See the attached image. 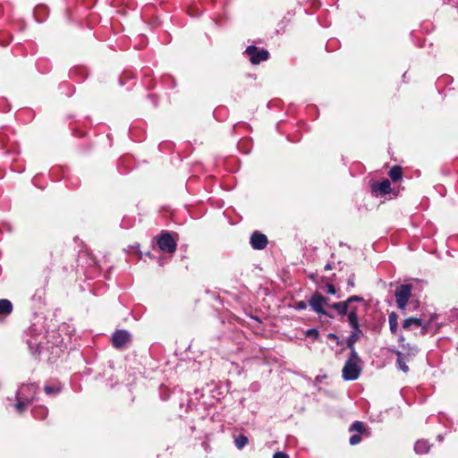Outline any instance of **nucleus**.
<instances>
[{
    "mask_svg": "<svg viewBox=\"0 0 458 458\" xmlns=\"http://www.w3.org/2000/svg\"><path fill=\"white\" fill-rule=\"evenodd\" d=\"M38 385L22 384L16 392L15 409L18 412H23L35 400Z\"/></svg>",
    "mask_w": 458,
    "mask_h": 458,
    "instance_id": "1",
    "label": "nucleus"
},
{
    "mask_svg": "<svg viewBox=\"0 0 458 458\" xmlns=\"http://www.w3.org/2000/svg\"><path fill=\"white\" fill-rule=\"evenodd\" d=\"M360 362V359L357 352H350V356L342 370V377L344 380L353 381L360 377L361 372Z\"/></svg>",
    "mask_w": 458,
    "mask_h": 458,
    "instance_id": "2",
    "label": "nucleus"
},
{
    "mask_svg": "<svg viewBox=\"0 0 458 458\" xmlns=\"http://www.w3.org/2000/svg\"><path fill=\"white\" fill-rule=\"evenodd\" d=\"M412 285L410 284H400L394 292L395 302L399 310H405L411 295Z\"/></svg>",
    "mask_w": 458,
    "mask_h": 458,
    "instance_id": "3",
    "label": "nucleus"
},
{
    "mask_svg": "<svg viewBox=\"0 0 458 458\" xmlns=\"http://www.w3.org/2000/svg\"><path fill=\"white\" fill-rule=\"evenodd\" d=\"M157 244L158 248L165 252L174 253L177 248V242L168 232H162L157 238Z\"/></svg>",
    "mask_w": 458,
    "mask_h": 458,
    "instance_id": "4",
    "label": "nucleus"
},
{
    "mask_svg": "<svg viewBox=\"0 0 458 458\" xmlns=\"http://www.w3.org/2000/svg\"><path fill=\"white\" fill-rule=\"evenodd\" d=\"M111 342L115 349H124L131 342V335L127 330L117 329L112 334Z\"/></svg>",
    "mask_w": 458,
    "mask_h": 458,
    "instance_id": "5",
    "label": "nucleus"
},
{
    "mask_svg": "<svg viewBox=\"0 0 458 458\" xmlns=\"http://www.w3.org/2000/svg\"><path fill=\"white\" fill-rule=\"evenodd\" d=\"M245 54L249 55L250 61L252 64H259L261 62L267 61L270 56L267 50L259 48L254 45L247 47Z\"/></svg>",
    "mask_w": 458,
    "mask_h": 458,
    "instance_id": "6",
    "label": "nucleus"
},
{
    "mask_svg": "<svg viewBox=\"0 0 458 458\" xmlns=\"http://www.w3.org/2000/svg\"><path fill=\"white\" fill-rule=\"evenodd\" d=\"M309 304L313 311L318 315H324L328 318H333L331 314L325 310L324 306L327 305V298L316 293L309 300Z\"/></svg>",
    "mask_w": 458,
    "mask_h": 458,
    "instance_id": "7",
    "label": "nucleus"
},
{
    "mask_svg": "<svg viewBox=\"0 0 458 458\" xmlns=\"http://www.w3.org/2000/svg\"><path fill=\"white\" fill-rule=\"evenodd\" d=\"M354 301L363 302L364 299L358 295H352V296H350L346 301L332 303L330 305V308L336 310L338 315H340L342 317L346 316L349 306L351 304H352V302H354Z\"/></svg>",
    "mask_w": 458,
    "mask_h": 458,
    "instance_id": "8",
    "label": "nucleus"
},
{
    "mask_svg": "<svg viewBox=\"0 0 458 458\" xmlns=\"http://www.w3.org/2000/svg\"><path fill=\"white\" fill-rule=\"evenodd\" d=\"M267 238L264 233L255 231L250 238V243L254 250H264L267 245Z\"/></svg>",
    "mask_w": 458,
    "mask_h": 458,
    "instance_id": "9",
    "label": "nucleus"
},
{
    "mask_svg": "<svg viewBox=\"0 0 458 458\" xmlns=\"http://www.w3.org/2000/svg\"><path fill=\"white\" fill-rule=\"evenodd\" d=\"M372 191L376 195H386L391 191V183L387 179L372 185Z\"/></svg>",
    "mask_w": 458,
    "mask_h": 458,
    "instance_id": "10",
    "label": "nucleus"
},
{
    "mask_svg": "<svg viewBox=\"0 0 458 458\" xmlns=\"http://www.w3.org/2000/svg\"><path fill=\"white\" fill-rule=\"evenodd\" d=\"M62 389L63 386L57 380L49 381L44 386V392L50 396L58 394Z\"/></svg>",
    "mask_w": 458,
    "mask_h": 458,
    "instance_id": "11",
    "label": "nucleus"
},
{
    "mask_svg": "<svg viewBox=\"0 0 458 458\" xmlns=\"http://www.w3.org/2000/svg\"><path fill=\"white\" fill-rule=\"evenodd\" d=\"M362 336V330L351 331L350 335L346 339V347L350 352H356L354 345Z\"/></svg>",
    "mask_w": 458,
    "mask_h": 458,
    "instance_id": "12",
    "label": "nucleus"
},
{
    "mask_svg": "<svg viewBox=\"0 0 458 458\" xmlns=\"http://www.w3.org/2000/svg\"><path fill=\"white\" fill-rule=\"evenodd\" d=\"M419 351H420L419 347L415 344H402V351L401 352H404L407 360H411L413 358H415L416 355L418 354Z\"/></svg>",
    "mask_w": 458,
    "mask_h": 458,
    "instance_id": "13",
    "label": "nucleus"
},
{
    "mask_svg": "<svg viewBox=\"0 0 458 458\" xmlns=\"http://www.w3.org/2000/svg\"><path fill=\"white\" fill-rule=\"evenodd\" d=\"M393 352L397 357V360H396L397 368L404 373L409 372L410 369H409L408 365L406 364V361H408V360H406L404 352H401L400 350H394V351H393Z\"/></svg>",
    "mask_w": 458,
    "mask_h": 458,
    "instance_id": "14",
    "label": "nucleus"
},
{
    "mask_svg": "<svg viewBox=\"0 0 458 458\" xmlns=\"http://www.w3.org/2000/svg\"><path fill=\"white\" fill-rule=\"evenodd\" d=\"M422 326V319L419 318H408L403 323V328L405 330H410L411 328H419Z\"/></svg>",
    "mask_w": 458,
    "mask_h": 458,
    "instance_id": "15",
    "label": "nucleus"
},
{
    "mask_svg": "<svg viewBox=\"0 0 458 458\" xmlns=\"http://www.w3.org/2000/svg\"><path fill=\"white\" fill-rule=\"evenodd\" d=\"M430 449V445L428 440H418L414 445V451L419 454H427Z\"/></svg>",
    "mask_w": 458,
    "mask_h": 458,
    "instance_id": "16",
    "label": "nucleus"
},
{
    "mask_svg": "<svg viewBox=\"0 0 458 458\" xmlns=\"http://www.w3.org/2000/svg\"><path fill=\"white\" fill-rule=\"evenodd\" d=\"M13 304L7 299L0 300V316H8L13 311Z\"/></svg>",
    "mask_w": 458,
    "mask_h": 458,
    "instance_id": "17",
    "label": "nucleus"
},
{
    "mask_svg": "<svg viewBox=\"0 0 458 458\" xmlns=\"http://www.w3.org/2000/svg\"><path fill=\"white\" fill-rule=\"evenodd\" d=\"M389 328L393 335H396L398 331V315L395 312H391L388 316Z\"/></svg>",
    "mask_w": 458,
    "mask_h": 458,
    "instance_id": "18",
    "label": "nucleus"
},
{
    "mask_svg": "<svg viewBox=\"0 0 458 458\" xmlns=\"http://www.w3.org/2000/svg\"><path fill=\"white\" fill-rule=\"evenodd\" d=\"M27 344L30 350V352L32 354H36L38 352H40L41 351V342L38 341L36 337L28 339Z\"/></svg>",
    "mask_w": 458,
    "mask_h": 458,
    "instance_id": "19",
    "label": "nucleus"
},
{
    "mask_svg": "<svg viewBox=\"0 0 458 458\" xmlns=\"http://www.w3.org/2000/svg\"><path fill=\"white\" fill-rule=\"evenodd\" d=\"M31 412L34 418L38 420H44L47 416L48 411L45 406H38L34 407Z\"/></svg>",
    "mask_w": 458,
    "mask_h": 458,
    "instance_id": "20",
    "label": "nucleus"
},
{
    "mask_svg": "<svg viewBox=\"0 0 458 458\" xmlns=\"http://www.w3.org/2000/svg\"><path fill=\"white\" fill-rule=\"evenodd\" d=\"M388 174H389L390 178L392 179V181H394V182L399 181L400 179H402V176H403L402 167L399 165L393 166L390 169Z\"/></svg>",
    "mask_w": 458,
    "mask_h": 458,
    "instance_id": "21",
    "label": "nucleus"
},
{
    "mask_svg": "<svg viewBox=\"0 0 458 458\" xmlns=\"http://www.w3.org/2000/svg\"><path fill=\"white\" fill-rule=\"evenodd\" d=\"M249 443V438L244 435H240L234 437V445L239 449H243Z\"/></svg>",
    "mask_w": 458,
    "mask_h": 458,
    "instance_id": "22",
    "label": "nucleus"
},
{
    "mask_svg": "<svg viewBox=\"0 0 458 458\" xmlns=\"http://www.w3.org/2000/svg\"><path fill=\"white\" fill-rule=\"evenodd\" d=\"M437 317L438 316L437 314H433V315H431L430 319L428 321H427V322L422 321V326L420 327L421 335H425L428 332L430 324L432 323V321L434 319L437 318Z\"/></svg>",
    "mask_w": 458,
    "mask_h": 458,
    "instance_id": "23",
    "label": "nucleus"
},
{
    "mask_svg": "<svg viewBox=\"0 0 458 458\" xmlns=\"http://www.w3.org/2000/svg\"><path fill=\"white\" fill-rule=\"evenodd\" d=\"M347 320H348L349 326L352 328V331L361 330L360 327L359 318H354V317L352 316V318H347Z\"/></svg>",
    "mask_w": 458,
    "mask_h": 458,
    "instance_id": "24",
    "label": "nucleus"
},
{
    "mask_svg": "<svg viewBox=\"0 0 458 458\" xmlns=\"http://www.w3.org/2000/svg\"><path fill=\"white\" fill-rule=\"evenodd\" d=\"M350 430L352 431V430H355L359 433H362L364 431V424L363 422L361 421H355L353 422L351 427H350Z\"/></svg>",
    "mask_w": 458,
    "mask_h": 458,
    "instance_id": "25",
    "label": "nucleus"
},
{
    "mask_svg": "<svg viewBox=\"0 0 458 458\" xmlns=\"http://www.w3.org/2000/svg\"><path fill=\"white\" fill-rule=\"evenodd\" d=\"M346 316H347V318H352V316L354 317V318H359L358 317V308L356 306H353L351 304L347 310Z\"/></svg>",
    "mask_w": 458,
    "mask_h": 458,
    "instance_id": "26",
    "label": "nucleus"
},
{
    "mask_svg": "<svg viewBox=\"0 0 458 458\" xmlns=\"http://www.w3.org/2000/svg\"><path fill=\"white\" fill-rule=\"evenodd\" d=\"M305 335L307 337H311L312 339L317 340L319 337V332L316 328H310L306 331Z\"/></svg>",
    "mask_w": 458,
    "mask_h": 458,
    "instance_id": "27",
    "label": "nucleus"
},
{
    "mask_svg": "<svg viewBox=\"0 0 458 458\" xmlns=\"http://www.w3.org/2000/svg\"><path fill=\"white\" fill-rule=\"evenodd\" d=\"M355 286V274L352 273L347 279V291L350 292Z\"/></svg>",
    "mask_w": 458,
    "mask_h": 458,
    "instance_id": "28",
    "label": "nucleus"
},
{
    "mask_svg": "<svg viewBox=\"0 0 458 458\" xmlns=\"http://www.w3.org/2000/svg\"><path fill=\"white\" fill-rule=\"evenodd\" d=\"M360 441H361V437L358 434L351 436V437L349 439V443L352 445H355L359 444Z\"/></svg>",
    "mask_w": 458,
    "mask_h": 458,
    "instance_id": "29",
    "label": "nucleus"
},
{
    "mask_svg": "<svg viewBox=\"0 0 458 458\" xmlns=\"http://www.w3.org/2000/svg\"><path fill=\"white\" fill-rule=\"evenodd\" d=\"M307 302L304 301H300L295 303V309L298 310H303L307 309Z\"/></svg>",
    "mask_w": 458,
    "mask_h": 458,
    "instance_id": "30",
    "label": "nucleus"
},
{
    "mask_svg": "<svg viewBox=\"0 0 458 458\" xmlns=\"http://www.w3.org/2000/svg\"><path fill=\"white\" fill-rule=\"evenodd\" d=\"M327 292L328 294H333L334 295V294L336 293V290H335L334 284H327Z\"/></svg>",
    "mask_w": 458,
    "mask_h": 458,
    "instance_id": "31",
    "label": "nucleus"
},
{
    "mask_svg": "<svg viewBox=\"0 0 458 458\" xmlns=\"http://www.w3.org/2000/svg\"><path fill=\"white\" fill-rule=\"evenodd\" d=\"M273 458H289L288 454L284 452H276Z\"/></svg>",
    "mask_w": 458,
    "mask_h": 458,
    "instance_id": "32",
    "label": "nucleus"
},
{
    "mask_svg": "<svg viewBox=\"0 0 458 458\" xmlns=\"http://www.w3.org/2000/svg\"><path fill=\"white\" fill-rule=\"evenodd\" d=\"M327 338L331 339V340H335L337 344H340L339 337L335 334H334V333H329L327 335Z\"/></svg>",
    "mask_w": 458,
    "mask_h": 458,
    "instance_id": "33",
    "label": "nucleus"
},
{
    "mask_svg": "<svg viewBox=\"0 0 458 458\" xmlns=\"http://www.w3.org/2000/svg\"><path fill=\"white\" fill-rule=\"evenodd\" d=\"M404 341H405L404 336L402 335H399L398 342H399V345H400L401 348H402V344H405Z\"/></svg>",
    "mask_w": 458,
    "mask_h": 458,
    "instance_id": "34",
    "label": "nucleus"
},
{
    "mask_svg": "<svg viewBox=\"0 0 458 458\" xmlns=\"http://www.w3.org/2000/svg\"><path fill=\"white\" fill-rule=\"evenodd\" d=\"M332 268H333V267H332L331 263H329V262L327 264H326V266L324 267V270H326V271L331 270Z\"/></svg>",
    "mask_w": 458,
    "mask_h": 458,
    "instance_id": "35",
    "label": "nucleus"
},
{
    "mask_svg": "<svg viewBox=\"0 0 458 458\" xmlns=\"http://www.w3.org/2000/svg\"><path fill=\"white\" fill-rule=\"evenodd\" d=\"M437 438L439 441H441L443 439V437L441 435H438Z\"/></svg>",
    "mask_w": 458,
    "mask_h": 458,
    "instance_id": "36",
    "label": "nucleus"
},
{
    "mask_svg": "<svg viewBox=\"0 0 458 458\" xmlns=\"http://www.w3.org/2000/svg\"><path fill=\"white\" fill-rule=\"evenodd\" d=\"M132 248H135V249H139L140 248V245L137 244V245H133Z\"/></svg>",
    "mask_w": 458,
    "mask_h": 458,
    "instance_id": "37",
    "label": "nucleus"
}]
</instances>
